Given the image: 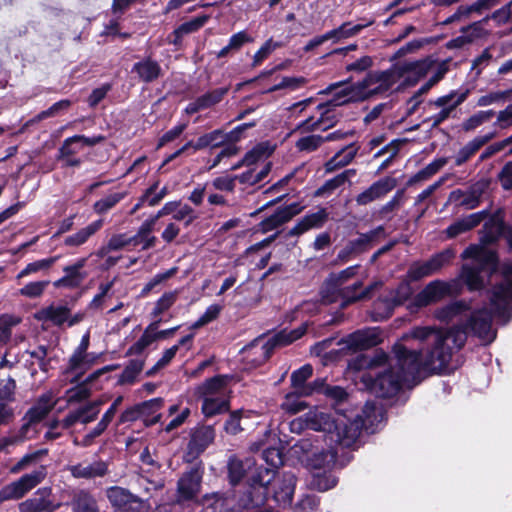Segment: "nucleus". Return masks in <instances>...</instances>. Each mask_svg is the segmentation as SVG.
I'll use <instances>...</instances> for the list:
<instances>
[{
	"mask_svg": "<svg viewBox=\"0 0 512 512\" xmlns=\"http://www.w3.org/2000/svg\"><path fill=\"white\" fill-rule=\"evenodd\" d=\"M260 471V465H257L253 458L241 460L236 456H231L227 464L228 481L231 486H237L245 479L246 483L256 472Z\"/></svg>",
	"mask_w": 512,
	"mask_h": 512,
	"instance_id": "obj_14",
	"label": "nucleus"
},
{
	"mask_svg": "<svg viewBox=\"0 0 512 512\" xmlns=\"http://www.w3.org/2000/svg\"><path fill=\"white\" fill-rule=\"evenodd\" d=\"M353 94H354L353 89L351 88L350 85H348V86L342 88L341 90H339L338 92H336L333 95L332 99H330L326 103H320L317 106V109L319 111H321L328 106L336 107V106H342V105H345L348 103H353L352 101L349 100V98H351V96Z\"/></svg>",
	"mask_w": 512,
	"mask_h": 512,
	"instance_id": "obj_59",
	"label": "nucleus"
},
{
	"mask_svg": "<svg viewBox=\"0 0 512 512\" xmlns=\"http://www.w3.org/2000/svg\"><path fill=\"white\" fill-rule=\"evenodd\" d=\"M72 512H100L96 498L88 490H79L71 499Z\"/></svg>",
	"mask_w": 512,
	"mask_h": 512,
	"instance_id": "obj_34",
	"label": "nucleus"
},
{
	"mask_svg": "<svg viewBox=\"0 0 512 512\" xmlns=\"http://www.w3.org/2000/svg\"><path fill=\"white\" fill-rule=\"evenodd\" d=\"M444 35L434 36V37H427V38H421V39H414L412 41H409L404 46L400 47L394 55L391 57L390 60H396L399 59L409 53H413L425 45L429 44H435L439 40L443 39Z\"/></svg>",
	"mask_w": 512,
	"mask_h": 512,
	"instance_id": "obj_48",
	"label": "nucleus"
},
{
	"mask_svg": "<svg viewBox=\"0 0 512 512\" xmlns=\"http://www.w3.org/2000/svg\"><path fill=\"white\" fill-rule=\"evenodd\" d=\"M102 404L101 401H92L87 403L86 405L78 408L75 411L69 412L61 421V426L63 429H69L77 422H80L83 414L93 410L95 407L100 406Z\"/></svg>",
	"mask_w": 512,
	"mask_h": 512,
	"instance_id": "obj_53",
	"label": "nucleus"
},
{
	"mask_svg": "<svg viewBox=\"0 0 512 512\" xmlns=\"http://www.w3.org/2000/svg\"><path fill=\"white\" fill-rule=\"evenodd\" d=\"M103 220L98 219L90 223L84 228H81L76 233L69 235L65 238L64 244L70 247H78L87 242V240L97 233L103 226Z\"/></svg>",
	"mask_w": 512,
	"mask_h": 512,
	"instance_id": "obj_36",
	"label": "nucleus"
},
{
	"mask_svg": "<svg viewBox=\"0 0 512 512\" xmlns=\"http://www.w3.org/2000/svg\"><path fill=\"white\" fill-rule=\"evenodd\" d=\"M467 96H468V90L460 93L458 95L457 99L453 103H451V105H449L448 107H444L437 114H434L429 118H426L425 120H423V123L432 121L431 127L432 128L438 127L441 123H443L446 119H448L450 117V114L452 113V111H454L456 109L457 106H459L466 100Z\"/></svg>",
	"mask_w": 512,
	"mask_h": 512,
	"instance_id": "obj_51",
	"label": "nucleus"
},
{
	"mask_svg": "<svg viewBox=\"0 0 512 512\" xmlns=\"http://www.w3.org/2000/svg\"><path fill=\"white\" fill-rule=\"evenodd\" d=\"M372 85V80L370 73L368 72L366 76L357 83L350 84L351 88L353 89V95L351 98H349L352 102H362L367 99H369V94L367 89Z\"/></svg>",
	"mask_w": 512,
	"mask_h": 512,
	"instance_id": "obj_60",
	"label": "nucleus"
},
{
	"mask_svg": "<svg viewBox=\"0 0 512 512\" xmlns=\"http://www.w3.org/2000/svg\"><path fill=\"white\" fill-rule=\"evenodd\" d=\"M337 454L333 447L316 449L308 456L307 462L312 469L330 471L337 465Z\"/></svg>",
	"mask_w": 512,
	"mask_h": 512,
	"instance_id": "obj_27",
	"label": "nucleus"
},
{
	"mask_svg": "<svg viewBox=\"0 0 512 512\" xmlns=\"http://www.w3.org/2000/svg\"><path fill=\"white\" fill-rule=\"evenodd\" d=\"M449 62L450 59L443 60L437 67L436 72L429 78L427 82H425L409 99L408 103H411L415 99L421 97L422 95L428 93V91L436 85L439 81H441L446 73L449 71Z\"/></svg>",
	"mask_w": 512,
	"mask_h": 512,
	"instance_id": "obj_46",
	"label": "nucleus"
},
{
	"mask_svg": "<svg viewBox=\"0 0 512 512\" xmlns=\"http://www.w3.org/2000/svg\"><path fill=\"white\" fill-rule=\"evenodd\" d=\"M296 483L297 478L292 472H284L278 478H274L273 483L271 482L273 490L271 500L279 507H292Z\"/></svg>",
	"mask_w": 512,
	"mask_h": 512,
	"instance_id": "obj_12",
	"label": "nucleus"
},
{
	"mask_svg": "<svg viewBox=\"0 0 512 512\" xmlns=\"http://www.w3.org/2000/svg\"><path fill=\"white\" fill-rule=\"evenodd\" d=\"M481 242L494 244L500 237L506 240L508 248L512 251V225L506 224L501 210L488 215L481 230Z\"/></svg>",
	"mask_w": 512,
	"mask_h": 512,
	"instance_id": "obj_7",
	"label": "nucleus"
},
{
	"mask_svg": "<svg viewBox=\"0 0 512 512\" xmlns=\"http://www.w3.org/2000/svg\"><path fill=\"white\" fill-rule=\"evenodd\" d=\"M312 374L313 368L310 364H305L293 371L290 377V381L291 387L294 389V391L298 392L300 395L315 394V390H312V387L314 386V380L311 383H306Z\"/></svg>",
	"mask_w": 512,
	"mask_h": 512,
	"instance_id": "obj_28",
	"label": "nucleus"
},
{
	"mask_svg": "<svg viewBox=\"0 0 512 512\" xmlns=\"http://www.w3.org/2000/svg\"><path fill=\"white\" fill-rule=\"evenodd\" d=\"M470 310V305L464 300L453 301L435 311V317L445 323H449L454 317Z\"/></svg>",
	"mask_w": 512,
	"mask_h": 512,
	"instance_id": "obj_42",
	"label": "nucleus"
},
{
	"mask_svg": "<svg viewBox=\"0 0 512 512\" xmlns=\"http://www.w3.org/2000/svg\"><path fill=\"white\" fill-rule=\"evenodd\" d=\"M494 137V133H488L483 136H477L462 147L456 157L455 166L465 164L481 147L487 144Z\"/></svg>",
	"mask_w": 512,
	"mask_h": 512,
	"instance_id": "obj_33",
	"label": "nucleus"
},
{
	"mask_svg": "<svg viewBox=\"0 0 512 512\" xmlns=\"http://www.w3.org/2000/svg\"><path fill=\"white\" fill-rule=\"evenodd\" d=\"M312 390H315L316 394L325 396L339 414L345 412L343 406L349 401V393L345 388L331 385L325 378H316Z\"/></svg>",
	"mask_w": 512,
	"mask_h": 512,
	"instance_id": "obj_16",
	"label": "nucleus"
},
{
	"mask_svg": "<svg viewBox=\"0 0 512 512\" xmlns=\"http://www.w3.org/2000/svg\"><path fill=\"white\" fill-rule=\"evenodd\" d=\"M203 506L202 512H241L234 498L219 493L206 494L203 497Z\"/></svg>",
	"mask_w": 512,
	"mask_h": 512,
	"instance_id": "obj_26",
	"label": "nucleus"
},
{
	"mask_svg": "<svg viewBox=\"0 0 512 512\" xmlns=\"http://www.w3.org/2000/svg\"><path fill=\"white\" fill-rule=\"evenodd\" d=\"M481 269L475 266L463 265L460 278L471 292L480 291L484 288V280L481 276Z\"/></svg>",
	"mask_w": 512,
	"mask_h": 512,
	"instance_id": "obj_45",
	"label": "nucleus"
},
{
	"mask_svg": "<svg viewBox=\"0 0 512 512\" xmlns=\"http://www.w3.org/2000/svg\"><path fill=\"white\" fill-rule=\"evenodd\" d=\"M380 333L376 328L356 330L341 338L337 345L339 349L332 350L329 354L348 355L370 349L381 343Z\"/></svg>",
	"mask_w": 512,
	"mask_h": 512,
	"instance_id": "obj_5",
	"label": "nucleus"
},
{
	"mask_svg": "<svg viewBox=\"0 0 512 512\" xmlns=\"http://www.w3.org/2000/svg\"><path fill=\"white\" fill-rule=\"evenodd\" d=\"M512 300V279L496 284L490 296V305L492 318L496 317L501 320L503 324H507L512 319V309L509 304Z\"/></svg>",
	"mask_w": 512,
	"mask_h": 512,
	"instance_id": "obj_9",
	"label": "nucleus"
},
{
	"mask_svg": "<svg viewBox=\"0 0 512 512\" xmlns=\"http://www.w3.org/2000/svg\"><path fill=\"white\" fill-rule=\"evenodd\" d=\"M373 24V21H368L364 24L352 25L351 22H344L338 28L326 32L329 40L337 42L341 39H346L359 34L364 28Z\"/></svg>",
	"mask_w": 512,
	"mask_h": 512,
	"instance_id": "obj_43",
	"label": "nucleus"
},
{
	"mask_svg": "<svg viewBox=\"0 0 512 512\" xmlns=\"http://www.w3.org/2000/svg\"><path fill=\"white\" fill-rule=\"evenodd\" d=\"M87 257L77 259L71 265L63 268L64 276L53 282L55 288L77 289L81 286L83 281L87 278L88 273L84 271L87 264Z\"/></svg>",
	"mask_w": 512,
	"mask_h": 512,
	"instance_id": "obj_17",
	"label": "nucleus"
},
{
	"mask_svg": "<svg viewBox=\"0 0 512 512\" xmlns=\"http://www.w3.org/2000/svg\"><path fill=\"white\" fill-rule=\"evenodd\" d=\"M340 414L330 439L345 448L358 447L361 434H374L382 418L381 410L372 401H367L355 415H348L346 411Z\"/></svg>",
	"mask_w": 512,
	"mask_h": 512,
	"instance_id": "obj_3",
	"label": "nucleus"
},
{
	"mask_svg": "<svg viewBox=\"0 0 512 512\" xmlns=\"http://www.w3.org/2000/svg\"><path fill=\"white\" fill-rule=\"evenodd\" d=\"M380 235H385V228L383 225L377 226L366 233H360L358 238L349 240L346 243V245L339 251L337 258L341 262H348L349 260L366 253L373 247Z\"/></svg>",
	"mask_w": 512,
	"mask_h": 512,
	"instance_id": "obj_11",
	"label": "nucleus"
},
{
	"mask_svg": "<svg viewBox=\"0 0 512 512\" xmlns=\"http://www.w3.org/2000/svg\"><path fill=\"white\" fill-rule=\"evenodd\" d=\"M178 291H168L156 301L150 315L155 320L162 319L160 316L167 312L177 301Z\"/></svg>",
	"mask_w": 512,
	"mask_h": 512,
	"instance_id": "obj_50",
	"label": "nucleus"
},
{
	"mask_svg": "<svg viewBox=\"0 0 512 512\" xmlns=\"http://www.w3.org/2000/svg\"><path fill=\"white\" fill-rule=\"evenodd\" d=\"M435 61L430 57L421 60L407 61L397 66L399 77L407 76L404 78L402 85L405 87L415 86L420 79L425 77L430 69L433 67Z\"/></svg>",
	"mask_w": 512,
	"mask_h": 512,
	"instance_id": "obj_15",
	"label": "nucleus"
},
{
	"mask_svg": "<svg viewBox=\"0 0 512 512\" xmlns=\"http://www.w3.org/2000/svg\"><path fill=\"white\" fill-rule=\"evenodd\" d=\"M147 406L140 408L139 412L141 419L146 427L155 425L161 418V414H156L164 405V400L161 397L153 398L143 401Z\"/></svg>",
	"mask_w": 512,
	"mask_h": 512,
	"instance_id": "obj_40",
	"label": "nucleus"
},
{
	"mask_svg": "<svg viewBox=\"0 0 512 512\" xmlns=\"http://www.w3.org/2000/svg\"><path fill=\"white\" fill-rule=\"evenodd\" d=\"M464 258H471L477 262V268L481 271L489 270L494 272L499 265V256L495 250L470 245L463 252Z\"/></svg>",
	"mask_w": 512,
	"mask_h": 512,
	"instance_id": "obj_18",
	"label": "nucleus"
},
{
	"mask_svg": "<svg viewBox=\"0 0 512 512\" xmlns=\"http://www.w3.org/2000/svg\"><path fill=\"white\" fill-rule=\"evenodd\" d=\"M492 312L487 308H480L472 311L466 322L451 327V330L463 331L479 338L484 344H491L497 337V330L492 328Z\"/></svg>",
	"mask_w": 512,
	"mask_h": 512,
	"instance_id": "obj_4",
	"label": "nucleus"
},
{
	"mask_svg": "<svg viewBox=\"0 0 512 512\" xmlns=\"http://www.w3.org/2000/svg\"><path fill=\"white\" fill-rule=\"evenodd\" d=\"M215 437L216 433L213 425H198L191 429L184 461L187 463L195 462L214 442Z\"/></svg>",
	"mask_w": 512,
	"mask_h": 512,
	"instance_id": "obj_10",
	"label": "nucleus"
},
{
	"mask_svg": "<svg viewBox=\"0 0 512 512\" xmlns=\"http://www.w3.org/2000/svg\"><path fill=\"white\" fill-rule=\"evenodd\" d=\"M324 143L323 136L318 134H312L305 137L299 138L295 147L300 152H314Z\"/></svg>",
	"mask_w": 512,
	"mask_h": 512,
	"instance_id": "obj_63",
	"label": "nucleus"
},
{
	"mask_svg": "<svg viewBox=\"0 0 512 512\" xmlns=\"http://www.w3.org/2000/svg\"><path fill=\"white\" fill-rule=\"evenodd\" d=\"M231 376L217 374L197 385L194 389V396L200 400L205 397H218L217 395L229 384Z\"/></svg>",
	"mask_w": 512,
	"mask_h": 512,
	"instance_id": "obj_23",
	"label": "nucleus"
},
{
	"mask_svg": "<svg viewBox=\"0 0 512 512\" xmlns=\"http://www.w3.org/2000/svg\"><path fill=\"white\" fill-rule=\"evenodd\" d=\"M108 473V466L104 461H95L87 466L77 464L72 466L71 474L75 478L92 479L95 477H103Z\"/></svg>",
	"mask_w": 512,
	"mask_h": 512,
	"instance_id": "obj_35",
	"label": "nucleus"
},
{
	"mask_svg": "<svg viewBox=\"0 0 512 512\" xmlns=\"http://www.w3.org/2000/svg\"><path fill=\"white\" fill-rule=\"evenodd\" d=\"M392 353L394 365H389L381 372H364L360 377L365 389L378 398H392L404 385L411 386L420 382L421 350H410L397 342L392 347Z\"/></svg>",
	"mask_w": 512,
	"mask_h": 512,
	"instance_id": "obj_1",
	"label": "nucleus"
},
{
	"mask_svg": "<svg viewBox=\"0 0 512 512\" xmlns=\"http://www.w3.org/2000/svg\"><path fill=\"white\" fill-rule=\"evenodd\" d=\"M162 319H157L151 322L144 330L140 338L131 345L125 353L126 357L133 355H140L143 351L153 343V339L150 336V331H155L161 324Z\"/></svg>",
	"mask_w": 512,
	"mask_h": 512,
	"instance_id": "obj_44",
	"label": "nucleus"
},
{
	"mask_svg": "<svg viewBox=\"0 0 512 512\" xmlns=\"http://www.w3.org/2000/svg\"><path fill=\"white\" fill-rule=\"evenodd\" d=\"M409 297V287L405 284H400L396 289L390 290L387 295L379 297L374 303V311L376 312L383 306L385 310L384 318H388L392 315L394 309L403 305Z\"/></svg>",
	"mask_w": 512,
	"mask_h": 512,
	"instance_id": "obj_19",
	"label": "nucleus"
},
{
	"mask_svg": "<svg viewBox=\"0 0 512 512\" xmlns=\"http://www.w3.org/2000/svg\"><path fill=\"white\" fill-rule=\"evenodd\" d=\"M337 483L338 477L333 475L330 471H324L323 473L314 475L311 485L315 490L325 492L334 488Z\"/></svg>",
	"mask_w": 512,
	"mask_h": 512,
	"instance_id": "obj_54",
	"label": "nucleus"
},
{
	"mask_svg": "<svg viewBox=\"0 0 512 512\" xmlns=\"http://www.w3.org/2000/svg\"><path fill=\"white\" fill-rule=\"evenodd\" d=\"M131 72L137 75L139 81L146 84L153 83L163 76L161 65L150 56L135 62Z\"/></svg>",
	"mask_w": 512,
	"mask_h": 512,
	"instance_id": "obj_22",
	"label": "nucleus"
},
{
	"mask_svg": "<svg viewBox=\"0 0 512 512\" xmlns=\"http://www.w3.org/2000/svg\"><path fill=\"white\" fill-rule=\"evenodd\" d=\"M411 338L426 341L430 345L424 359H421L422 369L431 374L446 373L453 353L461 350L466 337L463 331L436 329L430 326L415 327L411 330Z\"/></svg>",
	"mask_w": 512,
	"mask_h": 512,
	"instance_id": "obj_2",
	"label": "nucleus"
},
{
	"mask_svg": "<svg viewBox=\"0 0 512 512\" xmlns=\"http://www.w3.org/2000/svg\"><path fill=\"white\" fill-rule=\"evenodd\" d=\"M456 253L452 248L443 249L440 252L433 254L428 260L425 261L430 275L437 274L444 267L450 265L455 258Z\"/></svg>",
	"mask_w": 512,
	"mask_h": 512,
	"instance_id": "obj_39",
	"label": "nucleus"
},
{
	"mask_svg": "<svg viewBox=\"0 0 512 512\" xmlns=\"http://www.w3.org/2000/svg\"><path fill=\"white\" fill-rule=\"evenodd\" d=\"M342 285L343 283L340 281L339 277L336 276V273H330L322 285L321 292L323 298L330 302L340 298L343 291Z\"/></svg>",
	"mask_w": 512,
	"mask_h": 512,
	"instance_id": "obj_49",
	"label": "nucleus"
},
{
	"mask_svg": "<svg viewBox=\"0 0 512 512\" xmlns=\"http://www.w3.org/2000/svg\"><path fill=\"white\" fill-rule=\"evenodd\" d=\"M337 420L329 413L316 411L306 414V426L314 431H321L332 436L337 428Z\"/></svg>",
	"mask_w": 512,
	"mask_h": 512,
	"instance_id": "obj_24",
	"label": "nucleus"
},
{
	"mask_svg": "<svg viewBox=\"0 0 512 512\" xmlns=\"http://www.w3.org/2000/svg\"><path fill=\"white\" fill-rule=\"evenodd\" d=\"M46 476L45 467L39 470L22 475L18 480L13 481L0 489V505L9 500L23 498L29 491L41 483Z\"/></svg>",
	"mask_w": 512,
	"mask_h": 512,
	"instance_id": "obj_6",
	"label": "nucleus"
},
{
	"mask_svg": "<svg viewBox=\"0 0 512 512\" xmlns=\"http://www.w3.org/2000/svg\"><path fill=\"white\" fill-rule=\"evenodd\" d=\"M454 284L443 280H434L428 283L416 296V303L419 306H428L441 301L442 299L458 293Z\"/></svg>",
	"mask_w": 512,
	"mask_h": 512,
	"instance_id": "obj_13",
	"label": "nucleus"
},
{
	"mask_svg": "<svg viewBox=\"0 0 512 512\" xmlns=\"http://www.w3.org/2000/svg\"><path fill=\"white\" fill-rule=\"evenodd\" d=\"M145 365L144 360L131 359L119 375L117 385H132L136 382L137 376L142 372Z\"/></svg>",
	"mask_w": 512,
	"mask_h": 512,
	"instance_id": "obj_47",
	"label": "nucleus"
},
{
	"mask_svg": "<svg viewBox=\"0 0 512 512\" xmlns=\"http://www.w3.org/2000/svg\"><path fill=\"white\" fill-rule=\"evenodd\" d=\"M89 345H90V334H89V332H86L82 336L79 345L76 347L73 354L69 358L68 367L66 369L67 373L78 370L81 367V365L84 363H87L89 365L93 364L95 357L91 360L87 359V357H88L87 350L89 348Z\"/></svg>",
	"mask_w": 512,
	"mask_h": 512,
	"instance_id": "obj_30",
	"label": "nucleus"
},
{
	"mask_svg": "<svg viewBox=\"0 0 512 512\" xmlns=\"http://www.w3.org/2000/svg\"><path fill=\"white\" fill-rule=\"evenodd\" d=\"M50 488L38 489L35 493L38 497L29 498L19 504V512H54L60 504H55L47 496Z\"/></svg>",
	"mask_w": 512,
	"mask_h": 512,
	"instance_id": "obj_20",
	"label": "nucleus"
},
{
	"mask_svg": "<svg viewBox=\"0 0 512 512\" xmlns=\"http://www.w3.org/2000/svg\"><path fill=\"white\" fill-rule=\"evenodd\" d=\"M320 505V498L314 494L302 496L297 503L291 507L293 512H314Z\"/></svg>",
	"mask_w": 512,
	"mask_h": 512,
	"instance_id": "obj_64",
	"label": "nucleus"
},
{
	"mask_svg": "<svg viewBox=\"0 0 512 512\" xmlns=\"http://www.w3.org/2000/svg\"><path fill=\"white\" fill-rule=\"evenodd\" d=\"M395 186L396 181L391 177L379 179L366 190L358 194L356 202L358 205H367L376 199L384 197L387 193L392 191Z\"/></svg>",
	"mask_w": 512,
	"mask_h": 512,
	"instance_id": "obj_21",
	"label": "nucleus"
},
{
	"mask_svg": "<svg viewBox=\"0 0 512 512\" xmlns=\"http://www.w3.org/2000/svg\"><path fill=\"white\" fill-rule=\"evenodd\" d=\"M302 396L296 391L288 393L281 407L289 414H297L305 410L308 405L305 401L301 400Z\"/></svg>",
	"mask_w": 512,
	"mask_h": 512,
	"instance_id": "obj_57",
	"label": "nucleus"
},
{
	"mask_svg": "<svg viewBox=\"0 0 512 512\" xmlns=\"http://www.w3.org/2000/svg\"><path fill=\"white\" fill-rule=\"evenodd\" d=\"M125 196L126 194L121 192L109 194L105 198L96 201L93 205V210L99 215L105 214L123 200Z\"/></svg>",
	"mask_w": 512,
	"mask_h": 512,
	"instance_id": "obj_55",
	"label": "nucleus"
},
{
	"mask_svg": "<svg viewBox=\"0 0 512 512\" xmlns=\"http://www.w3.org/2000/svg\"><path fill=\"white\" fill-rule=\"evenodd\" d=\"M287 222H289V219L286 213L283 211L281 207H278L273 214L264 218L258 224V227L259 231H261L262 233H267L269 231L277 229L278 227L282 226Z\"/></svg>",
	"mask_w": 512,
	"mask_h": 512,
	"instance_id": "obj_52",
	"label": "nucleus"
},
{
	"mask_svg": "<svg viewBox=\"0 0 512 512\" xmlns=\"http://www.w3.org/2000/svg\"><path fill=\"white\" fill-rule=\"evenodd\" d=\"M261 337H258L254 339L249 344L245 345L242 349L243 352H251L253 350L255 351V354H258V358L253 359L254 362L257 364H263L267 362L271 356L273 355L274 351L277 347L275 342L273 341V338H269L265 343H263L261 346L258 345Z\"/></svg>",
	"mask_w": 512,
	"mask_h": 512,
	"instance_id": "obj_37",
	"label": "nucleus"
},
{
	"mask_svg": "<svg viewBox=\"0 0 512 512\" xmlns=\"http://www.w3.org/2000/svg\"><path fill=\"white\" fill-rule=\"evenodd\" d=\"M272 149L268 142H260L256 144L252 149L247 151L244 155L245 161L251 166L264 157H269L272 154Z\"/></svg>",
	"mask_w": 512,
	"mask_h": 512,
	"instance_id": "obj_58",
	"label": "nucleus"
},
{
	"mask_svg": "<svg viewBox=\"0 0 512 512\" xmlns=\"http://www.w3.org/2000/svg\"><path fill=\"white\" fill-rule=\"evenodd\" d=\"M16 380L8 376L7 379H0V402L13 403L16 401Z\"/></svg>",
	"mask_w": 512,
	"mask_h": 512,
	"instance_id": "obj_62",
	"label": "nucleus"
},
{
	"mask_svg": "<svg viewBox=\"0 0 512 512\" xmlns=\"http://www.w3.org/2000/svg\"><path fill=\"white\" fill-rule=\"evenodd\" d=\"M244 410L237 409L229 411V415L224 422L223 430L229 435H237L243 431L241 426V419L243 417Z\"/></svg>",
	"mask_w": 512,
	"mask_h": 512,
	"instance_id": "obj_61",
	"label": "nucleus"
},
{
	"mask_svg": "<svg viewBox=\"0 0 512 512\" xmlns=\"http://www.w3.org/2000/svg\"><path fill=\"white\" fill-rule=\"evenodd\" d=\"M356 173V169H346L335 177L326 180L324 184L316 190L315 196H323L324 194L332 193L347 182H350V179L354 177Z\"/></svg>",
	"mask_w": 512,
	"mask_h": 512,
	"instance_id": "obj_41",
	"label": "nucleus"
},
{
	"mask_svg": "<svg viewBox=\"0 0 512 512\" xmlns=\"http://www.w3.org/2000/svg\"><path fill=\"white\" fill-rule=\"evenodd\" d=\"M203 474L202 461L196 462L182 474L177 482V501L179 503L196 499L201 491Z\"/></svg>",
	"mask_w": 512,
	"mask_h": 512,
	"instance_id": "obj_8",
	"label": "nucleus"
},
{
	"mask_svg": "<svg viewBox=\"0 0 512 512\" xmlns=\"http://www.w3.org/2000/svg\"><path fill=\"white\" fill-rule=\"evenodd\" d=\"M106 495L113 507L123 511L131 509L132 503L139 502V499L129 490L119 486L108 488Z\"/></svg>",
	"mask_w": 512,
	"mask_h": 512,
	"instance_id": "obj_29",
	"label": "nucleus"
},
{
	"mask_svg": "<svg viewBox=\"0 0 512 512\" xmlns=\"http://www.w3.org/2000/svg\"><path fill=\"white\" fill-rule=\"evenodd\" d=\"M352 143L341 150H339L332 158H330L324 165L327 173L334 172L350 164L358 152V147H354Z\"/></svg>",
	"mask_w": 512,
	"mask_h": 512,
	"instance_id": "obj_31",
	"label": "nucleus"
},
{
	"mask_svg": "<svg viewBox=\"0 0 512 512\" xmlns=\"http://www.w3.org/2000/svg\"><path fill=\"white\" fill-rule=\"evenodd\" d=\"M70 316V308L66 305L55 306L51 304L34 313V319L41 322H51L61 327Z\"/></svg>",
	"mask_w": 512,
	"mask_h": 512,
	"instance_id": "obj_25",
	"label": "nucleus"
},
{
	"mask_svg": "<svg viewBox=\"0 0 512 512\" xmlns=\"http://www.w3.org/2000/svg\"><path fill=\"white\" fill-rule=\"evenodd\" d=\"M72 105V101L69 99H61L58 102L52 104L48 109L41 111L33 118L26 121L20 129V132L26 131L30 126L50 117L56 116L61 111L69 109Z\"/></svg>",
	"mask_w": 512,
	"mask_h": 512,
	"instance_id": "obj_38",
	"label": "nucleus"
},
{
	"mask_svg": "<svg viewBox=\"0 0 512 512\" xmlns=\"http://www.w3.org/2000/svg\"><path fill=\"white\" fill-rule=\"evenodd\" d=\"M201 400V412L207 419L217 415L228 413L231 408V402L229 398L205 397V399Z\"/></svg>",
	"mask_w": 512,
	"mask_h": 512,
	"instance_id": "obj_32",
	"label": "nucleus"
},
{
	"mask_svg": "<svg viewBox=\"0 0 512 512\" xmlns=\"http://www.w3.org/2000/svg\"><path fill=\"white\" fill-rule=\"evenodd\" d=\"M229 92V87H220L213 89L199 96L200 104L202 105L203 110L213 107L214 105L220 103L224 96Z\"/></svg>",
	"mask_w": 512,
	"mask_h": 512,
	"instance_id": "obj_56",
	"label": "nucleus"
}]
</instances>
